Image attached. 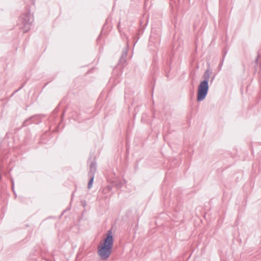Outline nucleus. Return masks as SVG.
Instances as JSON below:
<instances>
[{"label":"nucleus","mask_w":261,"mask_h":261,"mask_svg":"<svg viewBox=\"0 0 261 261\" xmlns=\"http://www.w3.org/2000/svg\"><path fill=\"white\" fill-rule=\"evenodd\" d=\"M208 82L204 81L200 83L198 89L197 100L198 101H201L203 100L208 91Z\"/></svg>","instance_id":"f03ea898"},{"label":"nucleus","mask_w":261,"mask_h":261,"mask_svg":"<svg viewBox=\"0 0 261 261\" xmlns=\"http://www.w3.org/2000/svg\"><path fill=\"white\" fill-rule=\"evenodd\" d=\"M113 245V238L111 231H108L106 237L98 246V254L101 259H106L111 255Z\"/></svg>","instance_id":"f257e3e1"},{"label":"nucleus","mask_w":261,"mask_h":261,"mask_svg":"<svg viewBox=\"0 0 261 261\" xmlns=\"http://www.w3.org/2000/svg\"><path fill=\"white\" fill-rule=\"evenodd\" d=\"M93 178L92 177L89 182V184H88L89 188H91L92 187V184H93Z\"/></svg>","instance_id":"7ed1b4c3"}]
</instances>
